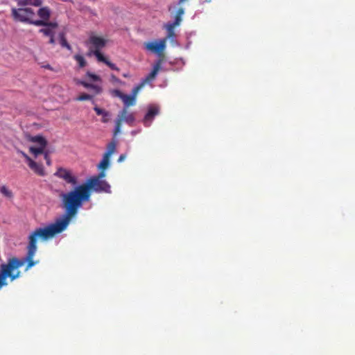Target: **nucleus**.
Segmentation results:
<instances>
[{
	"label": "nucleus",
	"mask_w": 355,
	"mask_h": 355,
	"mask_svg": "<svg viewBox=\"0 0 355 355\" xmlns=\"http://www.w3.org/2000/svg\"><path fill=\"white\" fill-rule=\"evenodd\" d=\"M107 40L103 37L98 36L94 33H92L87 41V44L89 46V55H94L96 58L98 62H103L111 69L119 71V69L115 64L111 62L105 58L101 51L106 46Z\"/></svg>",
	"instance_id": "nucleus-2"
},
{
	"label": "nucleus",
	"mask_w": 355,
	"mask_h": 355,
	"mask_svg": "<svg viewBox=\"0 0 355 355\" xmlns=\"http://www.w3.org/2000/svg\"><path fill=\"white\" fill-rule=\"evenodd\" d=\"M177 25H175V24H173V23H169V24H167L165 25V28L167 31V37H166V39L167 38H173L175 37V34L174 28Z\"/></svg>",
	"instance_id": "nucleus-19"
},
{
	"label": "nucleus",
	"mask_w": 355,
	"mask_h": 355,
	"mask_svg": "<svg viewBox=\"0 0 355 355\" xmlns=\"http://www.w3.org/2000/svg\"><path fill=\"white\" fill-rule=\"evenodd\" d=\"M186 0H179V4H181L183 2H184Z\"/></svg>",
	"instance_id": "nucleus-41"
},
{
	"label": "nucleus",
	"mask_w": 355,
	"mask_h": 355,
	"mask_svg": "<svg viewBox=\"0 0 355 355\" xmlns=\"http://www.w3.org/2000/svg\"><path fill=\"white\" fill-rule=\"evenodd\" d=\"M83 188L86 190L88 196H91V190L96 192H110V186L105 180H99L98 178H90L87 182L81 184Z\"/></svg>",
	"instance_id": "nucleus-3"
},
{
	"label": "nucleus",
	"mask_w": 355,
	"mask_h": 355,
	"mask_svg": "<svg viewBox=\"0 0 355 355\" xmlns=\"http://www.w3.org/2000/svg\"><path fill=\"white\" fill-rule=\"evenodd\" d=\"M0 193L5 197L8 198H12L13 197V193L12 191H10L6 186L3 185L0 187Z\"/></svg>",
	"instance_id": "nucleus-22"
},
{
	"label": "nucleus",
	"mask_w": 355,
	"mask_h": 355,
	"mask_svg": "<svg viewBox=\"0 0 355 355\" xmlns=\"http://www.w3.org/2000/svg\"><path fill=\"white\" fill-rule=\"evenodd\" d=\"M166 38L155 42H149L145 43V47L147 50L159 54L163 52L166 47Z\"/></svg>",
	"instance_id": "nucleus-7"
},
{
	"label": "nucleus",
	"mask_w": 355,
	"mask_h": 355,
	"mask_svg": "<svg viewBox=\"0 0 355 355\" xmlns=\"http://www.w3.org/2000/svg\"><path fill=\"white\" fill-rule=\"evenodd\" d=\"M19 264V262L17 259H12L8 264L1 266L0 271V289L3 287L7 286V283L6 282V277H10L12 280L19 275V273H16L15 275H13L12 273V270L18 267Z\"/></svg>",
	"instance_id": "nucleus-5"
},
{
	"label": "nucleus",
	"mask_w": 355,
	"mask_h": 355,
	"mask_svg": "<svg viewBox=\"0 0 355 355\" xmlns=\"http://www.w3.org/2000/svg\"><path fill=\"white\" fill-rule=\"evenodd\" d=\"M80 84L87 89H92L96 94H100L102 91L101 87L96 85L91 84L85 81H81Z\"/></svg>",
	"instance_id": "nucleus-14"
},
{
	"label": "nucleus",
	"mask_w": 355,
	"mask_h": 355,
	"mask_svg": "<svg viewBox=\"0 0 355 355\" xmlns=\"http://www.w3.org/2000/svg\"><path fill=\"white\" fill-rule=\"evenodd\" d=\"M60 197L65 211L64 214L55 223L44 227L54 235L65 230L71 218L77 214L78 209L83 206V202L89 200V197L82 185L76 187L69 192L62 193Z\"/></svg>",
	"instance_id": "nucleus-1"
},
{
	"label": "nucleus",
	"mask_w": 355,
	"mask_h": 355,
	"mask_svg": "<svg viewBox=\"0 0 355 355\" xmlns=\"http://www.w3.org/2000/svg\"><path fill=\"white\" fill-rule=\"evenodd\" d=\"M110 164V157L103 155V157L99 164L98 165V168L100 170L105 171L109 166Z\"/></svg>",
	"instance_id": "nucleus-20"
},
{
	"label": "nucleus",
	"mask_w": 355,
	"mask_h": 355,
	"mask_svg": "<svg viewBox=\"0 0 355 355\" xmlns=\"http://www.w3.org/2000/svg\"><path fill=\"white\" fill-rule=\"evenodd\" d=\"M28 0H18L17 5L20 7L26 6L29 5Z\"/></svg>",
	"instance_id": "nucleus-33"
},
{
	"label": "nucleus",
	"mask_w": 355,
	"mask_h": 355,
	"mask_svg": "<svg viewBox=\"0 0 355 355\" xmlns=\"http://www.w3.org/2000/svg\"><path fill=\"white\" fill-rule=\"evenodd\" d=\"M46 146H40L39 147L31 146L29 148L30 153L33 154L35 157L38 156L39 155L44 154L46 150H45Z\"/></svg>",
	"instance_id": "nucleus-17"
},
{
	"label": "nucleus",
	"mask_w": 355,
	"mask_h": 355,
	"mask_svg": "<svg viewBox=\"0 0 355 355\" xmlns=\"http://www.w3.org/2000/svg\"><path fill=\"white\" fill-rule=\"evenodd\" d=\"M30 141L32 142L37 143L40 146H46V145H47V141L46 140V139L44 137H43L41 135H36V136L32 137L30 139Z\"/></svg>",
	"instance_id": "nucleus-18"
},
{
	"label": "nucleus",
	"mask_w": 355,
	"mask_h": 355,
	"mask_svg": "<svg viewBox=\"0 0 355 355\" xmlns=\"http://www.w3.org/2000/svg\"><path fill=\"white\" fill-rule=\"evenodd\" d=\"M86 76L92 81H101V78L98 76L91 72H87Z\"/></svg>",
	"instance_id": "nucleus-29"
},
{
	"label": "nucleus",
	"mask_w": 355,
	"mask_h": 355,
	"mask_svg": "<svg viewBox=\"0 0 355 355\" xmlns=\"http://www.w3.org/2000/svg\"><path fill=\"white\" fill-rule=\"evenodd\" d=\"M122 101L124 103L125 107L134 105L136 102V99L131 95L125 94Z\"/></svg>",
	"instance_id": "nucleus-15"
},
{
	"label": "nucleus",
	"mask_w": 355,
	"mask_h": 355,
	"mask_svg": "<svg viewBox=\"0 0 355 355\" xmlns=\"http://www.w3.org/2000/svg\"><path fill=\"white\" fill-rule=\"evenodd\" d=\"M112 94L114 96H116V97H119V98H121L122 100V98H123V96L125 95V94H123V92H121L119 89H114L112 92Z\"/></svg>",
	"instance_id": "nucleus-30"
},
{
	"label": "nucleus",
	"mask_w": 355,
	"mask_h": 355,
	"mask_svg": "<svg viewBox=\"0 0 355 355\" xmlns=\"http://www.w3.org/2000/svg\"><path fill=\"white\" fill-rule=\"evenodd\" d=\"M29 5L34 6H40L42 4V0H28Z\"/></svg>",
	"instance_id": "nucleus-31"
},
{
	"label": "nucleus",
	"mask_w": 355,
	"mask_h": 355,
	"mask_svg": "<svg viewBox=\"0 0 355 355\" xmlns=\"http://www.w3.org/2000/svg\"><path fill=\"white\" fill-rule=\"evenodd\" d=\"M37 15L40 19H35V21H44V23L49 22L51 17V10L48 7H42L38 10Z\"/></svg>",
	"instance_id": "nucleus-12"
},
{
	"label": "nucleus",
	"mask_w": 355,
	"mask_h": 355,
	"mask_svg": "<svg viewBox=\"0 0 355 355\" xmlns=\"http://www.w3.org/2000/svg\"><path fill=\"white\" fill-rule=\"evenodd\" d=\"M123 76L125 78H128V77H129V75L128 73H123Z\"/></svg>",
	"instance_id": "nucleus-40"
},
{
	"label": "nucleus",
	"mask_w": 355,
	"mask_h": 355,
	"mask_svg": "<svg viewBox=\"0 0 355 355\" xmlns=\"http://www.w3.org/2000/svg\"><path fill=\"white\" fill-rule=\"evenodd\" d=\"M122 121H123L122 119H120L119 117L116 119V125H115V128H114V135H116L118 133L120 132Z\"/></svg>",
	"instance_id": "nucleus-28"
},
{
	"label": "nucleus",
	"mask_w": 355,
	"mask_h": 355,
	"mask_svg": "<svg viewBox=\"0 0 355 355\" xmlns=\"http://www.w3.org/2000/svg\"><path fill=\"white\" fill-rule=\"evenodd\" d=\"M24 157L28 162V166L38 175L44 176L45 171L42 164H38L33 160H32L26 154L23 153Z\"/></svg>",
	"instance_id": "nucleus-10"
},
{
	"label": "nucleus",
	"mask_w": 355,
	"mask_h": 355,
	"mask_svg": "<svg viewBox=\"0 0 355 355\" xmlns=\"http://www.w3.org/2000/svg\"><path fill=\"white\" fill-rule=\"evenodd\" d=\"M94 111L96 112V114L97 115H102L103 116H110V114L108 112L98 107H95L94 108Z\"/></svg>",
	"instance_id": "nucleus-25"
},
{
	"label": "nucleus",
	"mask_w": 355,
	"mask_h": 355,
	"mask_svg": "<svg viewBox=\"0 0 355 355\" xmlns=\"http://www.w3.org/2000/svg\"><path fill=\"white\" fill-rule=\"evenodd\" d=\"M54 175L58 178L63 179L67 183L72 185L77 184L76 178L71 174L70 171L66 168L62 167L58 168Z\"/></svg>",
	"instance_id": "nucleus-8"
},
{
	"label": "nucleus",
	"mask_w": 355,
	"mask_h": 355,
	"mask_svg": "<svg viewBox=\"0 0 355 355\" xmlns=\"http://www.w3.org/2000/svg\"><path fill=\"white\" fill-rule=\"evenodd\" d=\"M60 43L62 47L66 48L67 49L71 51L72 49L71 45L68 43L65 33L64 32L59 33Z\"/></svg>",
	"instance_id": "nucleus-16"
},
{
	"label": "nucleus",
	"mask_w": 355,
	"mask_h": 355,
	"mask_svg": "<svg viewBox=\"0 0 355 355\" xmlns=\"http://www.w3.org/2000/svg\"><path fill=\"white\" fill-rule=\"evenodd\" d=\"M42 67L47 69H49L51 71L53 70V67L50 64H44V65H42Z\"/></svg>",
	"instance_id": "nucleus-37"
},
{
	"label": "nucleus",
	"mask_w": 355,
	"mask_h": 355,
	"mask_svg": "<svg viewBox=\"0 0 355 355\" xmlns=\"http://www.w3.org/2000/svg\"><path fill=\"white\" fill-rule=\"evenodd\" d=\"M93 98L92 95L83 93L76 98L77 101H83L87 100H91Z\"/></svg>",
	"instance_id": "nucleus-27"
},
{
	"label": "nucleus",
	"mask_w": 355,
	"mask_h": 355,
	"mask_svg": "<svg viewBox=\"0 0 355 355\" xmlns=\"http://www.w3.org/2000/svg\"><path fill=\"white\" fill-rule=\"evenodd\" d=\"M125 159V155L124 154H122L119 156V159H118V162H123L124 159Z\"/></svg>",
	"instance_id": "nucleus-38"
},
{
	"label": "nucleus",
	"mask_w": 355,
	"mask_h": 355,
	"mask_svg": "<svg viewBox=\"0 0 355 355\" xmlns=\"http://www.w3.org/2000/svg\"><path fill=\"white\" fill-rule=\"evenodd\" d=\"M116 150V143L115 141H112L107 145V151L105 153L104 155L110 158L111 155L114 153Z\"/></svg>",
	"instance_id": "nucleus-21"
},
{
	"label": "nucleus",
	"mask_w": 355,
	"mask_h": 355,
	"mask_svg": "<svg viewBox=\"0 0 355 355\" xmlns=\"http://www.w3.org/2000/svg\"><path fill=\"white\" fill-rule=\"evenodd\" d=\"M184 10L182 8H180L178 9V10L177 11V13L175 15V21L173 22V24H175V25H179L182 21V15L184 14Z\"/></svg>",
	"instance_id": "nucleus-23"
},
{
	"label": "nucleus",
	"mask_w": 355,
	"mask_h": 355,
	"mask_svg": "<svg viewBox=\"0 0 355 355\" xmlns=\"http://www.w3.org/2000/svg\"><path fill=\"white\" fill-rule=\"evenodd\" d=\"M159 113V107L157 106H151L149 107L146 114L144 116V123L146 126H149L153 118Z\"/></svg>",
	"instance_id": "nucleus-11"
},
{
	"label": "nucleus",
	"mask_w": 355,
	"mask_h": 355,
	"mask_svg": "<svg viewBox=\"0 0 355 355\" xmlns=\"http://www.w3.org/2000/svg\"><path fill=\"white\" fill-rule=\"evenodd\" d=\"M111 79L113 82L120 83V80L116 76H114L113 74L111 75Z\"/></svg>",
	"instance_id": "nucleus-36"
},
{
	"label": "nucleus",
	"mask_w": 355,
	"mask_h": 355,
	"mask_svg": "<svg viewBox=\"0 0 355 355\" xmlns=\"http://www.w3.org/2000/svg\"><path fill=\"white\" fill-rule=\"evenodd\" d=\"M73 58L76 60L80 68L86 66L87 62L83 55L77 54L73 56Z\"/></svg>",
	"instance_id": "nucleus-24"
},
{
	"label": "nucleus",
	"mask_w": 355,
	"mask_h": 355,
	"mask_svg": "<svg viewBox=\"0 0 355 355\" xmlns=\"http://www.w3.org/2000/svg\"><path fill=\"white\" fill-rule=\"evenodd\" d=\"M119 118L123 121L126 122L128 124H131L135 121V116L133 114L129 113L126 107H124L119 115Z\"/></svg>",
	"instance_id": "nucleus-13"
},
{
	"label": "nucleus",
	"mask_w": 355,
	"mask_h": 355,
	"mask_svg": "<svg viewBox=\"0 0 355 355\" xmlns=\"http://www.w3.org/2000/svg\"><path fill=\"white\" fill-rule=\"evenodd\" d=\"M105 176V173L104 171L101 170V172L98 173L97 176H94V178H98L99 180H102Z\"/></svg>",
	"instance_id": "nucleus-34"
},
{
	"label": "nucleus",
	"mask_w": 355,
	"mask_h": 355,
	"mask_svg": "<svg viewBox=\"0 0 355 355\" xmlns=\"http://www.w3.org/2000/svg\"><path fill=\"white\" fill-rule=\"evenodd\" d=\"M11 11L12 17L15 21L28 23L33 25V22L35 21L34 19L35 14L33 10L30 8H12Z\"/></svg>",
	"instance_id": "nucleus-4"
},
{
	"label": "nucleus",
	"mask_w": 355,
	"mask_h": 355,
	"mask_svg": "<svg viewBox=\"0 0 355 355\" xmlns=\"http://www.w3.org/2000/svg\"><path fill=\"white\" fill-rule=\"evenodd\" d=\"M162 60H158L155 64L153 65V70L151 71V72L146 76L145 78H144L141 83L145 86V85L148 84V83H151L152 81H153L157 75V73L158 71L160 70L161 67H162Z\"/></svg>",
	"instance_id": "nucleus-9"
},
{
	"label": "nucleus",
	"mask_w": 355,
	"mask_h": 355,
	"mask_svg": "<svg viewBox=\"0 0 355 355\" xmlns=\"http://www.w3.org/2000/svg\"><path fill=\"white\" fill-rule=\"evenodd\" d=\"M33 25L36 26H44V28H41L39 32L47 37L55 35V31L58 26V24L55 21L44 23V21H35L33 22Z\"/></svg>",
	"instance_id": "nucleus-6"
},
{
	"label": "nucleus",
	"mask_w": 355,
	"mask_h": 355,
	"mask_svg": "<svg viewBox=\"0 0 355 355\" xmlns=\"http://www.w3.org/2000/svg\"><path fill=\"white\" fill-rule=\"evenodd\" d=\"M144 86L140 83L138 85L135 87L132 90L131 96H134V98L136 99L138 92L140 91L141 89H142Z\"/></svg>",
	"instance_id": "nucleus-26"
},
{
	"label": "nucleus",
	"mask_w": 355,
	"mask_h": 355,
	"mask_svg": "<svg viewBox=\"0 0 355 355\" xmlns=\"http://www.w3.org/2000/svg\"><path fill=\"white\" fill-rule=\"evenodd\" d=\"M107 117H108V116H103L102 121H103V123H106V122L108 121Z\"/></svg>",
	"instance_id": "nucleus-39"
},
{
	"label": "nucleus",
	"mask_w": 355,
	"mask_h": 355,
	"mask_svg": "<svg viewBox=\"0 0 355 355\" xmlns=\"http://www.w3.org/2000/svg\"><path fill=\"white\" fill-rule=\"evenodd\" d=\"M54 35H53L52 36H49V43L51 44H53V45H54L55 44V40Z\"/></svg>",
	"instance_id": "nucleus-35"
},
{
	"label": "nucleus",
	"mask_w": 355,
	"mask_h": 355,
	"mask_svg": "<svg viewBox=\"0 0 355 355\" xmlns=\"http://www.w3.org/2000/svg\"><path fill=\"white\" fill-rule=\"evenodd\" d=\"M44 159L46 160V164L50 166L51 164V158L49 157V152L48 150H46L44 153Z\"/></svg>",
	"instance_id": "nucleus-32"
}]
</instances>
